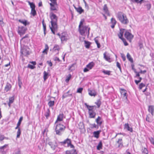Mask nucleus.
Segmentation results:
<instances>
[{"instance_id":"6ab92c4d","label":"nucleus","mask_w":154,"mask_h":154,"mask_svg":"<svg viewBox=\"0 0 154 154\" xmlns=\"http://www.w3.org/2000/svg\"><path fill=\"white\" fill-rule=\"evenodd\" d=\"M18 21L19 22L23 24L25 26L29 24V22H28L26 20H21L19 19Z\"/></svg>"},{"instance_id":"f8f14e48","label":"nucleus","mask_w":154,"mask_h":154,"mask_svg":"<svg viewBox=\"0 0 154 154\" xmlns=\"http://www.w3.org/2000/svg\"><path fill=\"white\" fill-rule=\"evenodd\" d=\"M59 143L62 145H64L67 143L68 146L71 143V140L70 139L67 138L64 140L63 141L60 142Z\"/></svg>"},{"instance_id":"bb28decb","label":"nucleus","mask_w":154,"mask_h":154,"mask_svg":"<svg viewBox=\"0 0 154 154\" xmlns=\"http://www.w3.org/2000/svg\"><path fill=\"white\" fill-rule=\"evenodd\" d=\"M66 154H77L75 149L67 150L66 152Z\"/></svg>"},{"instance_id":"7c9ffc66","label":"nucleus","mask_w":154,"mask_h":154,"mask_svg":"<svg viewBox=\"0 0 154 154\" xmlns=\"http://www.w3.org/2000/svg\"><path fill=\"white\" fill-rule=\"evenodd\" d=\"M49 48L47 44H45V49L43 51L42 53H45L46 54H47L48 51V50Z\"/></svg>"},{"instance_id":"c9c22d12","label":"nucleus","mask_w":154,"mask_h":154,"mask_svg":"<svg viewBox=\"0 0 154 154\" xmlns=\"http://www.w3.org/2000/svg\"><path fill=\"white\" fill-rule=\"evenodd\" d=\"M42 23L43 28V30H44V34L45 35L46 34V25L45 23H44V20H43L42 21Z\"/></svg>"},{"instance_id":"f257e3e1","label":"nucleus","mask_w":154,"mask_h":154,"mask_svg":"<svg viewBox=\"0 0 154 154\" xmlns=\"http://www.w3.org/2000/svg\"><path fill=\"white\" fill-rule=\"evenodd\" d=\"M85 20L82 19L80 21L79 26V31L80 34L83 36L87 35L88 36L90 34V28L88 26L84 25Z\"/></svg>"},{"instance_id":"c03bdc74","label":"nucleus","mask_w":154,"mask_h":154,"mask_svg":"<svg viewBox=\"0 0 154 154\" xmlns=\"http://www.w3.org/2000/svg\"><path fill=\"white\" fill-rule=\"evenodd\" d=\"M95 104L97 105L98 108H99L101 103V101L100 99L98 100L95 103Z\"/></svg>"},{"instance_id":"5701e85b","label":"nucleus","mask_w":154,"mask_h":154,"mask_svg":"<svg viewBox=\"0 0 154 154\" xmlns=\"http://www.w3.org/2000/svg\"><path fill=\"white\" fill-rule=\"evenodd\" d=\"M88 92L89 94L91 96L95 97L97 95L96 92L94 90H91L88 89Z\"/></svg>"},{"instance_id":"052dcab7","label":"nucleus","mask_w":154,"mask_h":154,"mask_svg":"<svg viewBox=\"0 0 154 154\" xmlns=\"http://www.w3.org/2000/svg\"><path fill=\"white\" fill-rule=\"evenodd\" d=\"M116 66H117L119 69L120 71H121V65L120 63L117 62L116 63Z\"/></svg>"},{"instance_id":"49530a36","label":"nucleus","mask_w":154,"mask_h":154,"mask_svg":"<svg viewBox=\"0 0 154 154\" xmlns=\"http://www.w3.org/2000/svg\"><path fill=\"white\" fill-rule=\"evenodd\" d=\"M21 131L20 128H19L17 132V138H19L20 137V134H21Z\"/></svg>"},{"instance_id":"20e7f679","label":"nucleus","mask_w":154,"mask_h":154,"mask_svg":"<svg viewBox=\"0 0 154 154\" xmlns=\"http://www.w3.org/2000/svg\"><path fill=\"white\" fill-rule=\"evenodd\" d=\"M66 128V127L63 125L57 124L56 125L55 128L56 134L59 135H61Z\"/></svg>"},{"instance_id":"f3484780","label":"nucleus","mask_w":154,"mask_h":154,"mask_svg":"<svg viewBox=\"0 0 154 154\" xmlns=\"http://www.w3.org/2000/svg\"><path fill=\"white\" fill-rule=\"evenodd\" d=\"M103 10L106 14L108 16H110V14L109 12L106 4H105L103 7Z\"/></svg>"},{"instance_id":"4c0bfd02","label":"nucleus","mask_w":154,"mask_h":154,"mask_svg":"<svg viewBox=\"0 0 154 154\" xmlns=\"http://www.w3.org/2000/svg\"><path fill=\"white\" fill-rule=\"evenodd\" d=\"M28 3L29 5L30 6V8H31V9H35V4L32 3V2H30L28 1Z\"/></svg>"},{"instance_id":"6e6d98bb","label":"nucleus","mask_w":154,"mask_h":154,"mask_svg":"<svg viewBox=\"0 0 154 154\" xmlns=\"http://www.w3.org/2000/svg\"><path fill=\"white\" fill-rule=\"evenodd\" d=\"M6 137L4 136L3 135L0 134V140L2 141L4 139H7Z\"/></svg>"},{"instance_id":"58836bf2","label":"nucleus","mask_w":154,"mask_h":154,"mask_svg":"<svg viewBox=\"0 0 154 154\" xmlns=\"http://www.w3.org/2000/svg\"><path fill=\"white\" fill-rule=\"evenodd\" d=\"M12 154H21V152L19 149H15Z\"/></svg>"},{"instance_id":"4be33fe9","label":"nucleus","mask_w":154,"mask_h":154,"mask_svg":"<svg viewBox=\"0 0 154 154\" xmlns=\"http://www.w3.org/2000/svg\"><path fill=\"white\" fill-rule=\"evenodd\" d=\"M106 52H105L103 54V57L104 59L107 61L110 62V56L108 55H106Z\"/></svg>"},{"instance_id":"9d476101","label":"nucleus","mask_w":154,"mask_h":154,"mask_svg":"<svg viewBox=\"0 0 154 154\" xmlns=\"http://www.w3.org/2000/svg\"><path fill=\"white\" fill-rule=\"evenodd\" d=\"M64 118V115L63 113L60 114L58 116L57 119L55 122V124H56L58 122L62 121L63 120Z\"/></svg>"},{"instance_id":"bf43d9fd","label":"nucleus","mask_w":154,"mask_h":154,"mask_svg":"<svg viewBox=\"0 0 154 154\" xmlns=\"http://www.w3.org/2000/svg\"><path fill=\"white\" fill-rule=\"evenodd\" d=\"M28 67L31 69H33L35 67V66L31 64H28Z\"/></svg>"},{"instance_id":"c85d7f7f","label":"nucleus","mask_w":154,"mask_h":154,"mask_svg":"<svg viewBox=\"0 0 154 154\" xmlns=\"http://www.w3.org/2000/svg\"><path fill=\"white\" fill-rule=\"evenodd\" d=\"M124 128L125 129H127L128 131H130L131 132H132L133 131V129L132 128L130 127L128 125V123H126L124 125Z\"/></svg>"},{"instance_id":"a878e982","label":"nucleus","mask_w":154,"mask_h":154,"mask_svg":"<svg viewBox=\"0 0 154 154\" xmlns=\"http://www.w3.org/2000/svg\"><path fill=\"white\" fill-rule=\"evenodd\" d=\"M124 30H125L124 29H120V32L118 34V36L119 37V38H120L121 39H122V38H124L123 37V36Z\"/></svg>"},{"instance_id":"603ef678","label":"nucleus","mask_w":154,"mask_h":154,"mask_svg":"<svg viewBox=\"0 0 154 154\" xmlns=\"http://www.w3.org/2000/svg\"><path fill=\"white\" fill-rule=\"evenodd\" d=\"M23 117H21L20 118L18 121V122L17 124V125H20V124L21 123V122L23 120Z\"/></svg>"},{"instance_id":"ea45409f","label":"nucleus","mask_w":154,"mask_h":154,"mask_svg":"<svg viewBox=\"0 0 154 154\" xmlns=\"http://www.w3.org/2000/svg\"><path fill=\"white\" fill-rule=\"evenodd\" d=\"M94 40L96 43L97 44V47L98 48H99L100 47V43L99 42V41L98 39H97L96 38H95L94 39Z\"/></svg>"},{"instance_id":"e2e57ef3","label":"nucleus","mask_w":154,"mask_h":154,"mask_svg":"<svg viewBox=\"0 0 154 154\" xmlns=\"http://www.w3.org/2000/svg\"><path fill=\"white\" fill-rule=\"evenodd\" d=\"M83 88H79L78 89L77 91V92L79 93H81L82 92V91L83 90Z\"/></svg>"},{"instance_id":"6e6552de","label":"nucleus","mask_w":154,"mask_h":154,"mask_svg":"<svg viewBox=\"0 0 154 154\" xmlns=\"http://www.w3.org/2000/svg\"><path fill=\"white\" fill-rule=\"evenodd\" d=\"M48 145L51 146V148L54 150L57 146V144L56 141L54 142H49L48 143Z\"/></svg>"},{"instance_id":"a211bd4d","label":"nucleus","mask_w":154,"mask_h":154,"mask_svg":"<svg viewBox=\"0 0 154 154\" xmlns=\"http://www.w3.org/2000/svg\"><path fill=\"white\" fill-rule=\"evenodd\" d=\"M21 53L24 56H27L29 54V51L25 48L21 50Z\"/></svg>"},{"instance_id":"423d86ee","label":"nucleus","mask_w":154,"mask_h":154,"mask_svg":"<svg viewBox=\"0 0 154 154\" xmlns=\"http://www.w3.org/2000/svg\"><path fill=\"white\" fill-rule=\"evenodd\" d=\"M125 37L127 39V40H129L130 42L131 41V40L134 37L133 35L131 33L128 32H126L124 34Z\"/></svg>"},{"instance_id":"a19ab883","label":"nucleus","mask_w":154,"mask_h":154,"mask_svg":"<svg viewBox=\"0 0 154 154\" xmlns=\"http://www.w3.org/2000/svg\"><path fill=\"white\" fill-rule=\"evenodd\" d=\"M54 101L51 100L48 103V105L49 107H51L53 106L54 105Z\"/></svg>"},{"instance_id":"393cba45","label":"nucleus","mask_w":154,"mask_h":154,"mask_svg":"<svg viewBox=\"0 0 154 154\" xmlns=\"http://www.w3.org/2000/svg\"><path fill=\"white\" fill-rule=\"evenodd\" d=\"M89 117L91 118H94L96 115V112L94 111L88 112Z\"/></svg>"},{"instance_id":"dca6fc26","label":"nucleus","mask_w":154,"mask_h":154,"mask_svg":"<svg viewBox=\"0 0 154 154\" xmlns=\"http://www.w3.org/2000/svg\"><path fill=\"white\" fill-rule=\"evenodd\" d=\"M74 8L77 12L80 14H81L84 12V10L82 9V7L81 6H79L78 8L75 7Z\"/></svg>"},{"instance_id":"4d7b16f0","label":"nucleus","mask_w":154,"mask_h":154,"mask_svg":"<svg viewBox=\"0 0 154 154\" xmlns=\"http://www.w3.org/2000/svg\"><path fill=\"white\" fill-rule=\"evenodd\" d=\"M145 86V84L141 83L139 85V88L140 89H141L143 87Z\"/></svg>"},{"instance_id":"13d9d810","label":"nucleus","mask_w":154,"mask_h":154,"mask_svg":"<svg viewBox=\"0 0 154 154\" xmlns=\"http://www.w3.org/2000/svg\"><path fill=\"white\" fill-rule=\"evenodd\" d=\"M121 39L123 41L124 44V45L125 46H127L128 45V44L127 43V42L126 41V40L124 38H122V39Z\"/></svg>"},{"instance_id":"09e8293b","label":"nucleus","mask_w":154,"mask_h":154,"mask_svg":"<svg viewBox=\"0 0 154 154\" xmlns=\"http://www.w3.org/2000/svg\"><path fill=\"white\" fill-rule=\"evenodd\" d=\"M50 76V75L49 73L48 72H46L45 71L44 72V76L43 77H47L48 76Z\"/></svg>"},{"instance_id":"0e129e2a","label":"nucleus","mask_w":154,"mask_h":154,"mask_svg":"<svg viewBox=\"0 0 154 154\" xmlns=\"http://www.w3.org/2000/svg\"><path fill=\"white\" fill-rule=\"evenodd\" d=\"M47 63L48 66L50 67L52 66L53 65L52 63L51 60L47 61Z\"/></svg>"},{"instance_id":"e433bc0d","label":"nucleus","mask_w":154,"mask_h":154,"mask_svg":"<svg viewBox=\"0 0 154 154\" xmlns=\"http://www.w3.org/2000/svg\"><path fill=\"white\" fill-rule=\"evenodd\" d=\"M146 72V70H144L143 71L141 70L140 72L137 73H136V75L137 76H139L140 75V74H145Z\"/></svg>"},{"instance_id":"8fccbe9b","label":"nucleus","mask_w":154,"mask_h":154,"mask_svg":"<svg viewBox=\"0 0 154 154\" xmlns=\"http://www.w3.org/2000/svg\"><path fill=\"white\" fill-rule=\"evenodd\" d=\"M142 151L143 153L146 154L148 153V151L147 149L145 148L142 149Z\"/></svg>"},{"instance_id":"680f3d73","label":"nucleus","mask_w":154,"mask_h":154,"mask_svg":"<svg viewBox=\"0 0 154 154\" xmlns=\"http://www.w3.org/2000/svg\"><path fill=\"white\" fill-rule=\"evenodd\" d=\"M94 107V106H90V107H89L88 108H87V109L88 110V112H92V111H94L93 110Z\"/></svg>"},{"instance_id":"9b49d317","label":"nucleus","mask_w":154,"mask_h":154,"mask_svg":"<svg viewBox=\"0 0 154 154\" xmlns=\"http://www.w3.org/2000/svg\"><path fill=\"white\" fill-rule=\"evenodd\" d=\"M11 85L9 83H7L4 89V93H6L8 91H10L11 90Z\"/></svg>"},{"instance_id":"a18cd8bd","label":"nucleus","mask_w":154,"mask_h":154,"mask_svg":"<svg viewBox=\"0 0 154 154\" xmlns=\"http://www.w3.org/2000/svg\"><path fill=\"white\" fill-rule=\"evenodd\" d=\"M31 13L34 16L36 14V12L35 9H31Z\"/></svg>"},{"instance_id":"c756f323","label":"nucleus","mask_w":154,"mask_h":154,"mask_svg":"<svg viewBox=\"0 0 154 154\" xmlns=\"http://www.w3.org/2000/svg\"><path fill=\"white\" fill-rule=\"evenodd\" d=\"M127 59H128L129 61H130L131 63H133V60L131 56L130 55L129 53H128L127 54Z\"/></svg>"},{"instance_id":"7ed1b4c3","label":"nucleus","mask_w":154,"mask_h":154,"mask_svg":"<svg viewBox=\"0 0 154 154\" xmlns=\"http://www.w3.org/2000/svg\"><path fill=\"white\" fill-rule=\"evenodd\" d=\"M117 17L119 21L123 24L127 25L129 23V20L127 16L122 12H119L118 13Z\"/></svg>"},{"instance_id":"37998d69","label":"nucleus","mask_w":154,"mask_h":154,"mask_svg":"<svg viewBox=\"0 0 154 154\" xmlns=\"http://www.w3.org/2000/svg\"><path fill=\"white\" fill-rule=\"evenodd\" d=\"M72 94H69L67 93H64L63 95L62 96V98L63 99H64V98H65L67 97H69V96H72Z\"/></svg>"},{"instance_id":"473e14b6","label":"nucleus","mask_w":154,"mask_h":154,"mask_svg":"<svg viewBox=\"0 0 154 154\" xmlns=\"http://www.w3.org/2000/svg\"><path fill=\"white\" fill-rule=\"evenodd\" d=\"M85 46L86 48H89L90 47V46L91 44V43L89 42L85 41Z\"/></svg>"},{"instance_id":"338daca9","label":"nucleus","mask_w":154,"mask_h":154,"mask_svg":"<svg viewBox=\"0 0 154 154\" xmlns=\"http://www.w3.org/2000/svg\"><path fill=\"white\" fill-rule=\"evenodd\" d=\"M121 57L124 61H125L126 60V57L125 55L123 54H121Z\"/></svg>"},{"instance_id":"69168bd1","label":"nucleus","mask_w":154,"mask_h":154,"mask_svg":"<svg viewBox=\"0 0 154 154\" xmlns=\"http://www.w3.org/2000/svg\"><path fill=\"white\" fill-rule=\"evenodd\" d=\"M149 140L150 141L151 143L154 145V139L151 137L149 138Z\"/></svg>"},{"instance_id":"5fc2aeb1","label":"nucleus","mask_w":154,"mask_h":154,"mask_svg":"<svg viewBox=\"0 0 154 154\" xmlns=\"http://www.w3.org/2000/svg\"><path fill=\"white\" fill-rule=\"evenodd\" d=\"M98 128V125H96L95 124H91V128Z\"/></svg>"},{"instance_id":"b1692460","label":"nucleus","mask_w":154,"mask_h":154,"mask_svg":"<svg viewBox=\"0 0 154 154\" xmlns=\"http://www.w3.org/2000/svg\"><path fill=\"white\" fill-rule=\"evenodd\" d=\"M120 92L121 94L123 95L124 97H125V99H127V96H126V91L124 89L120 88Z\"/></svg>"},{"instance_id":"72a5a7b5","label":"nucleus","mask_w":154,"mask_h":154,"mask_svg":"<svg viewBox=\"0 0 154 154\" xmlns=\"http://www.w3.org/2000/svg\"><path fill=\"white\" fill-rule=\"evenodd\" d=\"M102 148V143L101 141H100L98 145L97 146V149L98 150H100Z\"/></svg>"},{"instance_id":"ddd939ff","label":"nucleus","mask_w":154,"mask_h":154,"mask_svg":"<svg viewBox=\"0 0 154 154\" xmlns=\"http://www.w3.org/2000/svg\"><path fill=\"white\" fill-rule=\"evenodd\" d=\"M117 23L116 19L114 18H112L110 20V23L112 24L111 27L112 28H113Z\"/></svg>"},{"instance_id":"0eeeda50","label":"nucleus","mask_w":154,"mask_h":154,"mask_svg":"<svg viewBox=\"0 0 154 154\" xmlns=\"http://www.w3.org/2000/svg\"><path fill=\"white\" fill-rule=\"evenodd\" d=\"M50 6V10L51 11H57L58 10V7L57 3H49Z\"/></svg>"},{"instance_id":"f704fd0d","label":"nucleus","mask_w":154,"mask_h":154,"mask_svg":"<svg viewBox=\"0 0 154 154\" xmlns=\"http://www.w3.org/2000/svg\"><path fill=\"white\" fill-rule=\"evenodd\" d=\"M60 50V48L59 45H55L54 47L53 50L54 51H58L57 54L59 53V51Z\"/></svg>"},{"instance_id":"de8ad7c7","label":"nucleus","mask_w":154,"mask_h":154,"mask_svg":"<svg viewBox=\"0 0 154 154\" xmlns=\"http://www.w3.org/2000/svg\"><path fill=\"white\" fill-rule=\"evenodd\" d=\"M14 96H13L11 97H10L9 98V102L12 103L14 102Z\"/></svg>"},{"instance_id":"4468645a","label":"nucleus","mask_w":154,"mask_h":154,"mask_svg":"<svg viewBox=\"0 0 154 154\" xmlns=\"http://www.w3.org/2000/svg\"><path fill=\"white\" fill-rule=\"evenodd\" d=\"M148 111L150 112L152 116H153L154 115V106L152 105H150L148 106Z\"/></svg>"},{"instance_id":"39448f33","label":"nucleus","mask_w":154,"mask_h":154,"mask_svg":"<svg viewBox=\"0 0 154 154\" xmlns=\"http://www.w3.org/2000/svg\"><path fill=\"white\" fill-rule=\"evenodd\" d=\"M27 29L26 28L24 27L23 26H19L17 32L20 35H24Z\"/></svg>"},{"instance_id":"1a4fd4ad","label":"nucleus","mask_w":154,"mask_h":154,"mask_svg":"<svg viewBox=\"0 0 154 154\" xmlns=\"http://www.w3.org/2000/svg\"><path fill=\"white\" fill-rule=\"evenodd\" d=\"M57 35L59 36L62 42L66 41L67 40V38L65 33H62L61 35L58 33Z\"/></svg>"},{"instance_id":"3c124183","label":"nucleus","mask_w":154,"mask_h":154,"mask_svg":"<svg viewBox=\"0 0 154 154\" xmlns=\"http://www.w3.org/2000/svg\"><path fill=\"white\" fill-rule=\"evenodd\" d=\"M8 146V144H5L4 146H2L0 147V150H4V149L6 148L7 146Z\"/></svg>"},{"instance_id":"2eb2a0df","label":"nucleus","mask_w":154,"mask_h":154,"mask_svg":"<svg viewBox=\"0 0 154 154\" xmlns=\"http://www.w3.org/2000/svg\"><path fill=\"white\" fill-rule=\"evenodd\" d=\"M95 121L99 126H100L103 122L102 119L100 116H98L97 118L96 119Z\"/></svg>"},{"instance_id":"412c9836","label":"nucleus","mask_w":154,"mask_h":154,"mask_svg":"<svg viewBox=\"0 0 154 154\" xmlns=\"http://www.w3.org/2000/svg\"><path fill=\"white\" fill-rule=\"evenodd\" d=\"M117 143L119 144L118 147L121 148L123 146V143L122 139H119L117 141Z\"/></svg>"},{"instance_id":"79ce46f5","label":"nucleus","mask_w":154,"mask_h":154,"mask_svg":"<svg viewBox=\"0 0 154 154\" xmlns=\"http://www.w3.org/2000/svg\"><path fill=\"white\" fill-rule=\"evenodd\" d=\"M150 115L149 114L147 115L146 116V120L149 122H151L152 121V120L150 118Z\"/></svg>"},{"instance_id":"f03ea898","label":"nucleus","mask_w":154,"mask_h":154,"mask_svg":"<svg viewBox=\"0 0 154 154\" xmlns=\"http://www.w3.org/2000/svg\"><path fill=\"white\" fill-rule=\"evenodd\" d=\"M50 17L51 19V26L50 28L54 34H55V31L57 30V22L58 17L53 12H51L50 14Z\"/></svg>"},{"instance_id":"774afa93","label":"nucleus","mask_w":154,"mask_h":154,"mask_svg":"<svg viewBox=\"0 0 154 154\" xmlns=\"http://www.w3.org/2000/svg\"><path fill=\"white\" fill-rule=\"evenodd\" d=\"M18 85L19 86V87H20V88H21V86L22 84V82L20 81V78H18Z\"/></svg>"},{"instance_id":"2f4dec72","label":"nucleus","mask_w":154,"mask_h":154,"mask_svg":"<svg viewBox=\"0 0 154 154\" xmlns=\"http://www.w3.org/2000/svg\"><path fill=\"white\" fill-rule=\"evenodd\" d=\"M50 111L49 109H47L45 113V116L47 119H48L50 116Z\"/></svg>"},{"instance_id":"cd10ccee","label":"nucleus","mask_w":154,"mask_h":154,"mask_svg":"<svg viewBox=\"0 0 154 154\" xmlns=\"http://www.w3.org/2000/svg\"><path fill=\"white\" fill-rule=\"evenodd\" d=\"M94 66V63L93 62L89 63L87 66L86 67L89 69H91Z\"/></svg>"},{"instance_id":"aec40b11","label":"nucleus","mask_w":154,"mask_h":154,"mask_svg":"<svg viewBox=\"0 0 154 154\" xmlns=\"http://www.w3.org/2000/svg\"><path fill=\"white\" fill-rule=\"evenodd\" d=\"M100 132L101 131L100 130L94 131L93 133V135L94 137L97 138H98L99 137V135Z\"/></svg>"},{"instance_id":"864d4df0","label":"nucleus","mask_w":154,"mask_h":154,"mask_svg":"<svg viewBox=\"0 0 154 154\" xmlns=\"http://www.w3.org/2000/svg\"><path fill=\"white\" fill-rule=\"evenodd\" d=\"M103 72L105 74H106L108 75H110V71L108 70H103Z\"/></svg>"}]
</instances>
